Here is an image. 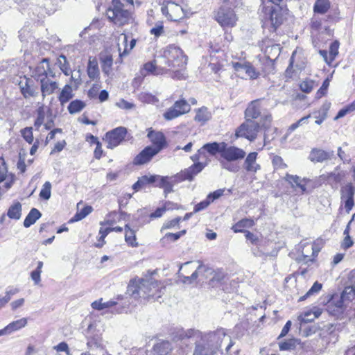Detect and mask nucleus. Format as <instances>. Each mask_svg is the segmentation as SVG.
Returning a JSON list of instances; mask_svg holds the SVG:
<instances>
[{"label":"nucleus","instance_id":"obj_1","mask_svg":"<svg viewBox=\"0 0 355 355\" xmlns=\"http://www.w3.org/2000/svg\"><path fill=\"white\" fill-rule=\"evenodd\" d=\"M171 336L173 341L180 342L178 355H216L223 343L227 344L225 352L230 354V350L234 345L230 336L223 329L208 333L195 329H177Z\"/></svg>","mask_w":355,"mask_h":355},{"label":"nucleus","instance_id":"obj_2","mask_svg":"<svg viewBox=\"0 0 355 355\" xmlns=\"http://www.w3.org/2000/svg\"><path fill=\"white\" fill-rule=\"evenodd\" d=\"M165 286L161 282L150 278L141 279L138 284L130 282L128 286V291L135 297H142L144 299L158 300L164 293Z\"/></svg>","mask_w":355,"mask_h":355},{"label":"nucleus","instance_id":"obj_3","mask_svg":"<svg viewBox=\"0 0 355 355\" xmlns=\"http://www.w3.org/2000/svg\"><path fill=\"white\" fill-rule=\"evenodd\" d=\"M272 121V116L266 114L260 119V123L254 120L248 119L240 125L236 130L237 137H244L250 141H254L257 136L258 132L261 130H267L270 128Z\"/></svg>","mask_w":355,"mask_h":355},{"label":"nucleus","instance_id":"obj_4","mask_svg":"<svg viewBox=\"0 0 355 355\" xmlns=\"http://www.w3.org/2000/svg\"><path fill=\"white\" fill-rule=\"evenodd\" d=\"M207 163H196L184 170L178 173L175 175L169 178V180L162 187L164 189L165 197L167 194L173 191L175 184L185 180L192 181L194 177L200 173L206 166Z\"/></svg>","mask_w":355,"mask_h":355},{"label":"nucleus","instance_id":"obj_5","mask_svg":"<svg viewBox=\"0 0 355 355\" xmlns=\"http://www.w3.org/2000/svg\"><path fill=\"white\" fill-rule=\"evenodd\" d=\"M236 0H224L216 15V20L223 28H232L236 25L238 17L235 13Z\"/></svg>","mask_w":355,"mask_h":355},{"label":"nucleus","instance_id":"obj_6","mask_svg":"<svg viewBox=\"0 0 355 355\" xmlns=\"http://www.w3.org/2000/svg\"><path fill=\"white\" fill-rule=\"evenodd\" d=\"M106 15L110 21L119 26L128 24L131 18V13L124 8L120 0L112 1V5L107 9Z\"/></svg>","mask_w":355,"mask_h":355},{"label":"nucleus","instance_id":"obj_7","mask_svg":"<svg viewBox=\"0 0 355 355\" xmlns=\"http://www.w3.org/2000/svg\"><path fill=\"white\" fill-rule=\"evenodd\" d=\"M164 56L170 67L184 68L187 63V57L184 54L182 50L174 44L166 47L164 52Z\"/></svg>","mask_w":355,"mask_h":355},{"label":"nucleus","instance_id":"obj_8","mask_svg":"<svg viewBox=\"0 0 355 355\" xmlns=\"http://www.w3.org/2000/svg\"><path fill=\"white\" fill-rule=\"evenodd\" d=\"M355 297V287L354 285L346 286L341 295L334 294L326 297L328 307L335 306L337 308H343L347 303L351 302Z\"/></svg>","mask_w":355,"mask_h":355},{"label":"nucleus","instance_id":"obj_9","mask_svg":"<svg viewBox=\"0 0 355 355\" xmlns=\"http://www.w3.org/2000/svg\"><path fill=\"white\" fill-rule=\"evenodd\" d=\"M126 135L127 129L121 126L107 132L105 138L107 148L113 149L118 146L124 140Z\"/></svg>","mask_w":355,"mask_h":355},{"label":"nucleus","instance_id":"obj_10","mask_svg":"<svg viewBox=\"0 0 355 355\" xmlns=\"http://www.w3.org/2000/svg\"><path fill=\"white\" fill-rule=\"evenodd\" d=\"M245 154V152L243 149L234 146H230L224 142L220 158L227 161L236 162L243 159Z\"/></svg>","mask_w":355,"mask_h":355},{"label":"nucleus","instance_id":"obj_11","mask_svg":"<svg viewBox=\"0 0 355 355\" xmlns=\"http://www.w3.org/2000/svg\"><path fill=\"white\" fill-rule=\"evenodd\" d=\"M32 77L37 81H41L48 76L53 77L54 74L51 71L49 67V62L47 58H44L32 70Z\"/></svg>","mask_w":355,"mask_h":355},{"label":"nucleus","instance_id":"obj_12","mask_svg":"<svg viewBox=\"0 0 355 355\" xmlns=\"http://www.w3.org/2000/svg\"><path fill=\"white\" fill-rule=\"evenodd\" d=\"M232 65L240 75H245L251 79H256L259 76V73L255 70L250 62L245 61L232 62Z\"/></svg>","mask_w":355,"mask_h":355},{"label":"nucleus","instance_id":"obj_13","mask_svg":"<svg viewBox=\"0 0 355 355\" xmlns=\"http://www.w3.org/2000/svg\"><path fill=\"white\" fill-rule=\"evenodd\" d=\"M19 86L25 98L35 96L38 94L37 87L35 85L34 81L26 76L20 78Z\"/></svg>","mask_w":355,"mask_h":355},{"label":"nucleus","instance_id":"obj_14","mask_svg":"<svg viewBox=\"0 0 355 355\" xmlns=\"http://www.w3.org/2000/svg\"><path fill=\"white\" fill-rule=\"evenodd\" d=\"M263 99H257L252 101L247 107L245 111V119H256L259 116L263 117L265 114L261 115Z\"/></svg>","mask_w":355,"mask_h":355},{"label":"nucleus","instance_id":"obj_15","mask_svg":"<svg viewBox=\"0 0 355 355\" xmlns=\"http://www.w3.org/2000/svg\"><path fill=\"white\" fill-rule=\"evenodd\" d=\"M285 180L291 184L293 188L297 187L302 193L309 192L311 190L309 189V184L311 182V180L309 179H302L297 175L286 174Z\"/></svg>","mask_w":355,"mask_h":355},{"label":"nucleus","instance_id":"obj_16","mask_svg":"<svg viewBox=\"0 0 355 355\" xmlns=\"http://www.w3.org/2000/svg\"><path fill=\"white\" fill-rule=\"evenodd\" d=\"M157 150L149 146L143 149L134 159L133 163L135 165H143L149 162L152 158L157 154Z\"/></svg>","mask_w":355,"mask_h":355},{"label":"nucleus","instance_id":"obj_17","mask_svg":"<svg viewBox=\"0 0 355 355\" xmlns=\"http://www.w3.org/2000/svg\"><path fill=\"white\" fill-rule=\"evenodd\" d=\"M147 137L153 144V146H151L155 150H157V153H159L166 144V138L161 132H155L150 130Z\"/></svg>","mask_w":355,"mask_h":355},{"label":"nucleus","instance_id":"obj_18","mask_svg":"<svg viewBox=\"0 0 355 355\" xmlns=\"http://www.w3.org/2000/svg\"><path fill=\"white\" fill-rule=\"evenodd\" d=\"M205 268L207 269H212L211 268L206 266V265H203V264H200L198 268L196 269V270L191 274V276H184L183 277V279H182V282L183 283H192L193 282H194L195 280H196V279L198 278V276H200L201 277V279L202 282L205 281V280H208L209 277L211 276V275H209L208 273V272H205V270H204L202 268Z\"/></svg>","mask_w":355,"mask_h":355},{"label":"nucleus","instance_id":"obj_19","mask_svg":"<svg viewBox=\"0 0 355 355\" xmlns=\"http://www.w3.org/2000/svg\"><path fill=\"white\" fill-rule=\"evenodd\" d=\"M258 153L257 152L250 153L243 163V168L248 173H256L260 170L261 166L257 162Z\"/></svg>","mask_w":355,"mask_h":355},{"label":"nucleus","instance_id":"obj_20","mask_svg":"<svg viewBox=\"0 0 355 355\" xmlns=\"http://www.w3.org/2000/svg\"><path fill=\"white\" fill-rule=\"evenodd\" d=\"M334 155V151L327 152L319 148H313L309 155V159L313 162H323L330 159Z\"/></svg>","mask_w":355,"mask_h":355},{"label":"nucleus","instance_id":"obj_21","mask_svg":"<svg viewBox=\"0 0 355 355\" xmlns=\"http://www.w3.org/2000/svg\"><path fill=\"white\" fill-rule=\"evenodd\" d=\"M40 89L42 98H44L46 96L51 95L58 89L59 85L56 81H53L46 78L41 80Z\"/></svg>","mask_w":355,"mask_h":355},{"label":"nucleus","instance_id":"obj_22","mask_svg":"<svg viewBox=\"0 0 355 355\" xmlns=\"http://www.w3.org/2000/svg\"><path fill=\"white\" fill-rule=\"evenodd\" d=\"M119 41L121 42V44H118V50L120 57L126 56L129 52L135 47L136 44V40L132 39L130 46L128 45V35L125 34L121 35L119 37Z\"/></svg>","mask_w":355,"mask_h":355},{"label":"nucleus","instance_id":"obj_23","mask_svg":"<svg viewBox=\"0 0 355 355\" xmlns=\"http://www.w3.org/2000/svg\"><path fill=\"white\" fill-rule=\"evenodd\" d=\"M204 270H205V272H208L211 276L209 278V284L212 286H216L218 284H219L221 281L225 277L224 272L220 270H214L212 269H207L205 268H202Z\"/></svg>","mask_w":355,"mask_h":355},{"label":"nucleus","instance_id":"obj_24","mask_svg":"<svg viewBox=\"0 0 355 355\" xmlns=\"http://www.w3.org/2000/svg\"><path fill=\"white\" fill-rule=\"evenodd\" d=\"M26 324L27 319L24 318H21L19 320L13 321L12 322L10 323L5 328L1 329V331L2 332H3V335L10 334L25 327Z\"/></svg>","mask_w":355,"mask_h":355},{"label":"nucleus","instance_id":"obj_25","mask_svg":"<svg viewBox=\"0 0 355 355\" xmlns=\"http://www.w3.org/2000/svg\"><path fill=\"white\" fill-rule=\"evenodd\" d=\"M171 350V345L168 341L162 340L156 343L153 347L155 355H168Z\"/></svg>","mask_w":355,"mask_h":355},{"label":"nucleus","instance_id":"obj_26","mask_svg":"<svg viewBox=\"0 0 355 355\" xmlns=\"http://www.w3.org/2000/svg\"><path fill=\"white\" fill-rule=\"evenodd\" d=\"M170 12H171L169 14V18L172 21H179L184 18V17L185 16L183 8L179 5L174 3H171Z\"/></svg>","mask_w":355,"mask_h":355},{"label":"nucleus","instance_id":"obj_27","mask_svg":"<svg viewBox=\"0 0 355 355\" xmlns=\"http://www.w3.org/2000/svg\"><path fill=\"white\" fill-rule=\"evenodd\" d=\"M42 216L41 212L36 208H32L24 221V226L29 227Z\"/></svg>","mask_w":355,"mask_h":355},{"label":"nucleus","instance_id":"obj_28","mask_svg":"<svg viewBox=\"0 0 355 355\" xmlns=\"http://www.w3.org/2000/svg\"><path fill=\"white\" fill-rule=\"evenodd\" d=\"M329 107L330 103H325L322 105V106L318 111L314 112L313 113L314 118L316 119V124L320 125L325 120L327 115V111L329 110Z\"/></svg>","mask_w":355,"mask_h":355},{"label":"nucleus","instance_id":"obj_29","mask_svg":"<svg viewBox=\"0 0 355 355\" xmlns=\"http://www.w3.org/2000/svg\"><path fill=\"white\" fill-rule=\"evenodd\" d=\"M87 74L91 79H95L99 76L98 62L96 58H89L87 66Z\"/></svg>","mask_w":355,"mask_h":355},{"label":"nucleus","instance_id":"obj_30","mask_svg":"<svg viewBox=\"0 0 355 355\" xmlns=\"http://www.w3.org/2000/svg\"><path fill=\"white\" fill-rule=\"evenodd\" d=\"M211 118V114L206 107L199 108L195 116V121L205 123Z\"/></svg>","mask_w":355,"mask_h":355},{"label":"nucleus","instance_id":"obj_31","mask_svg":"<svg viewBox=\"0 0 355 355\" xmlns=\"http://www.w3.org/2000/svg\"><path fill=\"white\" fill-rule=\"evenodd\" d=\"M330 8L329 0H316L313 6V11L315 13L323 15L326 13Z\"/></svg>","mask_w":355,"mask_h":355},{"label":"nucleus","instance_id":"obj_32","mask_svg":"<svg viewBox=\"0 0 355 355\" xmlns=\"http://www.w3.org/2000/svg\"><path fill=\"white\" fill-rule=\"evenodd\" d=\"M224 142H213L208 143L204 145V149L211 155H215L216 153H219L221 155L223 146Z\"/></svg>","mask_w":355,"mask_h":355},{"label":"nucleus","instance_id":"obj_33","mask_svg":"<svg viewBox=\"0 0 355 355\" xmlns=\"http://www.w3.org/2000/svg\"><path fill=\"white\" fill-rule=\"evenodd\" d=\"M73 97L72 88L69 85H66L62 89L58 99L61 105L67 103Z\"/></svg>","mask_w":355,"mask_h":355},{"label":"nucleus","instance_id":"obj_34","mask_svg":"<svg viewBox=\"0 0 355 355\" xmlns=\"http://www.w3.org/2000/svg\"><path fill=\"white\" fill-rule=\"evenodd\" d=\"M101 62L103 72L107 76H109L110 74L113 63L112 56L109 55H103L101 58Z\"/></svg>","mask_w":355,"mask_h":355},{"label":"nucleus","instance_id":"obj_35","mask_svg":"<svg viewBox=\"0 0 355 355\" xmlns=\"http://www.w3.org/2000/svg\"><path fill=\"white\" fill-rule=\"evenodd\" d=\"M254 224V221L252 219L243 218L234 225L232 229L234 232H241L244 228L251 227Z\"/></svg>","mask_w":355,"mask_h":355},{"label":"nucleus","instance_id":"obj_36","mask_svg":"<svg viewBox=\"0 0 355 355\" xmlns=\"http://www.w3.org/2000/svg\"><path fill=\"white\" fill-rule=\"evenodd\" d=\"M10 218L19 220L21 215V205L17 202L10 207L7 213Z\"/></svg>","mask_w":355,"mask_h":355},{"label":"nucleus","instance_id":"obj_37","mask_svg":"<svg viewBox=\"0 0 355 355\" xmlns=\"http://www.w3.org/2000/svg\"><path fill=\"white\" fill-rule=\"evenodd\" d=\"M125 240L128 244L132 247L137 246L138 245L136 242L135 232L128 225L125 226Z\"/></svg>","mask_w":355,"mask_h":355},{"label":"nucleus","instance_id":"obj_38","mask_svg":"<svg viewBox=\"0 0 355 355\" xmlns=\"http://www.w3.org/2000/svg\"><path fill=\"white\" fill-rule=\"evenodd\" d=\"M138 99L142 103L157 104L159 99L154 95L148 92H141L138 94Z\"/></svg>","mask_w":355,"mask_h":355},{"label":"nucleus","instance_id":"obj_39","mask_svg":"<svg viewBox=\"0 0 355 355\" xmlns=\"http://www.w3.org/2000/svg\"><path fill=\"white\" fill-rule=\"evenodd\" d=\"M85 107V103L80 100H74L68 105L69 112L71 114L80 112Z\"/></svg>","mask_w":355,"mask_h":355},{"label":"nucleus","instance_id":"obj_40","mask_svg":"<svg viewBox=\"0 0 355 355\" xmlns=\"http://www.w3.org/2000/svg\"><path fill=\"white\" fill-rule=\"evenodd\" d=\"M355 188L352 183L343 186L340 189L341 199L354 198Z\"/></svg>","mask_w":355,"mask_h":355},{"label":"nucleus","instance_id":"obj_41","mask_svg":"<svg viewBox=\"0 0 355 355\" xmlns=\"http://www.w3.org/2000/svg\"><path fill=\"white\" fill-rule=\"evenodd\" d=\"M322 288V284L321 283H319L318 282H315L313 284L311 288L306 293V294L299 298V301H302L307 298L311 297L312 295H313L318 293L319 291H320Z\"/></svg>","mask_w":355,"mask_h":355},{"label":"nucleus","instance_id":"obj_42","mask_svg":"<svg viewBox=\"0 0 355 355\" xmlns=\"http://www.w3.org/2000/svg\"><path fill=\"white\" fill-rule=\"evenodd\" d=\"M297 340L295 338L288 339L279 343V349L282 351L293 350L296 347Z\"/></svg>","mask_w":355,"mask_h":355},{"label":"nucleus","instance_id":"obj_43","mask_svg":"<svg viewBox=\"0 0 355 355\" xmlns=\"http://www.w3.org/2000/svg\"><path fill=\"white\" fill-rule=\"evenodd\" d=\"M322 312H304L299 316V320L301 322L309 323L311 322L314 318H318Z\"/></svg>","mask_w":355,"mask_h":355},{"label":"nucleus","instance_id":"obj_44","mask_svg":"<svg viewBox=\"0 0 355 355\" xmlns=\"http://www.w3.org/2000/svg\"><path fill=\"white\" fill-rule=\"evenodd\" d=\"M181 115H182V112H180V111L178 110L176 107H175V105H173L164 112V118L166 120L170 121Z\"/></svg>","mask_w":355,"mask_h":355},{"label":"nucleus","instance_id":"obj_45","mask_svg":"<svg viewBox=\"0 0 355 355\" xmlns=\"http://www.w3.org/2000/svg\"><path fill=\"white\" fill-rule=\"evenodd\" d=\"M51 196V184L46 181L42 186L40 192V197L44 200H49Z\"/></svg>","mask_w":355,"mask_h":355},{"label":"nucleus","instance_id":"obj_46","mask_svg":"<svg viewBox=\"0 0 355 355\" xmlns=\"http://www.w3.org/2000/svg\"><path fill=\"white\" fill-rule=\"evenodd\" d=\"M156 67L153 62H149L146 63L140 70L141 76L145 77L150 73L157 74L155 72Z\"/></svg>","mask_w":355,"mask_h":355},{"label":"nucleus","instance_id":"obj_47","mask_svg":"<svg viewBox=\"0 0 355 355\" xmlns=\"http://www.w3.org/2000/svg\"><path fill=\"white\" fill-rule=\"evenodd\" d=\"M93 210V208L91 206H86L80 211H78L73 218L71 219V221H78L85 218L88 214H89Z\"/></svg>","mask_w":355,"mask_h":355},{"label":"nucleus","instance_id":"obj_48","mask_svg":"<svg viewBox=\"0 0 355 355\" xmlns=\"http://www.w3.org/2000/svg\"><path fill=\"white\" fill-rule=\"evenodd\" d=\"M173 105H175V107L180 111V112H182V114L189 112L191 110L190 105L184 99L177 101Z\"/></svg>","mask_w":355,"mask_h":355},{"label":"nucleus","instance_id":"obj_49","mask_svg":"<svg viewBox=\"0 0 355 355\" xmlns=\"http://www.w3.org/2000/svg\"><path fill=\"white\" fill-rule=\"evenodd\" d=\"M219 162L222 168L234 173L237 172L239 171V167L232 164L234 161H227L225 159L220 158V159H219Z\"/></svg>","mask_w":355,"mask_h":355},{"label":"nucleus","instance_id":"obj_50","mask_svg":"<svg viewBox=\"0 0 355 355\" xmlns=\"http://www.w3.org/2000/svg\"><path fill=\"white\" fill-rule=\"evenodd\" d=\"M21 135L22 137L24 139V140L29 144H31L33 142L34 138L33 135L32 127H26L24 129H21Z\"/></svg>","mask_w":355,"mask_h":355},{"label":"nucleus","instance_id":"obj_51","mask_svg":"<svg viewBox=\"0 0 355 355\" xmlns=\"http://www.w3.org/2000/svg\"><path fill=\"white\" fill-rule=\"evenodd\" d=\"M314 85L315 82L313 80L310 79H306L305 80L302 81L300 83V87L303 92L310 93L313 89Z\"/></svg>","mask_w":355,"mask_h":355},{"label":"nucleus","instance_id":"obj_52","mask_svg":"<svg viewBox=\"0 0 355 355\" xmlns=\"http://www.w3.org/2000/svg\"><path fill=\"white\" fill-rule=\"evenodd\" d=\"M150 33L155 37H159L161 36L164 33L163 22L157 21L155 24V26L150 30Z\"/></svg>","mask_w":355,"mask_h":355},{"label":"nucleus","instance_id":"obj_53","mask_svg":"<svg viewBox=\"0 0 355 355\" xmlns=\"http://www.w3.org/2000/svg\"><path fill=\"white\" fill-rule=\"evenodd\" d=\"M149 184L147 180V175H143L138 178V180L132 185V189L138 191L146 185Z\"/></svg>","mask_w":355,"mask_h":355},{"label":"nucleus","instance_id":"obj_54","mask_svg":"<svg viewBox=\"0 0 355 355\" xmlns=\"http://www.w3.org/2000/svg\"><path fill=\"white\" fill-rule=\"evenodd\" d=\"M112 232L111 227H107V228H103L101 227L99 230V234H101V236L98 239L99 242H101V243H98L96 245V247L101 248L104 244V239L106 237V236Z\"/></svg>","mask_w":355,"mask_h":355},{"label":"nucleus","instance_id":"obj_55","mask_svg":"<svg viewBox=\"0 0 355 355\" xmlns=\"http://www.w3.org/2000/svg\"><path fill=\"white\" fill-rule=\"evenodd\" d=\"M339 43L338 41L333 42L329 47V53L331 57V61L334 60L335 57L338 53Z\"/></svg>","mask_w":355,"mask_h":355},{"label":"nucleus","instance_id":"obj_56","mask_svg":"<svg viewBox=\"0 0 355 355\" xmlns=\"http://www.w3.org/2000/svg\"><path fill=\"white\" fill-rule=\"evenodd\" d=\"M252 252L255 257H261L263 256L266 257H267L268 256H276V254L277 253V252L275 251V250L272 251V252H271V253H265L262 250H259V248H252Z\"/></svg>","mask_w":355,"mask_h":355},{"label":"nucleus","instance_id":"obj_57","mask_svg":"<svg viewBox=\"0 0 355 355\" xmlns=\"http://www.w3.org/2000/svg\"><path fill=\"white\" fill-rule=\"evenodd\" d=\"M186 234V230H182L177 233H167L165 235V238H167L171 241H175L178 240L182 236Z\"/></svg>","mask_w":355,"mask_h":355},{"label":"nucleus","instance_id":"obj_58","mask_svg":"<svg viewBox=\"0 0 355 355\" xmlns=\"http://www.w3.org/2000/svg\"><path fill=\"white\" fill-rule=\"evenodd\" d=\"M210 203V200L207 198L205 200L201 201L195 206L193 210L194 212H198L206 209L209 205Z\"/></svg>","mask_w":355,"mask_h":355},{"label":"nucleus","instance_id":"obj_59","mask_svg":"<svg viewBox=\"0 0 355 355\" xmlns=\"http://www.w3.org/2000/svg\"><path fill=\"white\" fill-rule=\"evenodd\" d=\"M101 86L98 84H94L88 91L87 95L89 98H96L98 96Z\"/></svg>","mask_w":355,"mask_h":355},{"label":"nucleus","instance_id":"obj_60","mask_svg":"<svg viewBox=\"0 0 355 355\" xmlns=\"http://www.w3.org/2000/svg\"><path fill=\"white\" fill-rule=\"evenodd\" d=\"M117 106L121 109L124 110H131L135 107V104L126 101L124 99L120 100L117 103Z\"/></svg>","mask_w":355,"mask_h":355},{"label":"nucleus","instance_id":"obj_61","mask_svg":"<svg viewBox=\"0 0 355 355\" xmlns=\"http://www.w3.org/2000/svg\"><path fill=\"white\" fill-rule=\"evenodd\" d=\"M224 189H218L212 193H210L207 196V198L210 200V202H213L214 200L219 198L220 196L223 195Z\"/></svg>","mask_w":355,"mask_h":355},{"label":"nucleus","instance_id":"obj_62","mask_svg":"<svg viewBox=\"0 0 355 355\" xmlns=\"http://www.w3.org/2000/svg\"><path fill=\"white\" fill-rule=\"evenodd\" d=\"M181 220L180 217H177L164 223L163 228L170 229L177 225Z\"/></svg>","mask_w":355,"mask_h":355},{"label":"nucleus","instance_id":"obj_63","mask_svg":"<svg viewBox=\"0 0 355 355\" xmlns=\"http://www.w3.org/2000/svg\"><path fill=\"white\" fill-rule=\"evenodd\" d=\"M354 244V241L350 237V236H345V237L343 239V241L342 243V248L345 250H347L352 247Z\"/></svg>","mask_w":355,"mask_h":355},{"label":"nucleus","instance_id":"obj_64","mask_svg":"<svg viewBox=\"0 0 355 355\" xmlns=\"http://www.w3.org/2000/svg\"><path fill=\"white\" fill-rule=\"evenodd\" d=\"M245 238L247 240L250 241L252 244L257 245L258 244V237L255 236L254 234L251 233L249 231H245Z\"/></svg>","mask_w":355,"mask_h":355}]
</instances>
